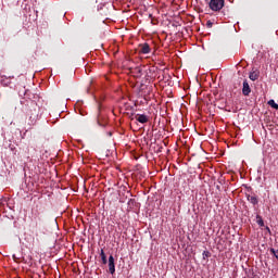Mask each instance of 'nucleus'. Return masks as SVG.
I'll return each instance as SVG.
<instances>
[{
  "instance_id": "9",
  "label": "nucleus",
  "mask_w": 278,
  "mask_h": 278,
  "mask_svg": "<svg viewBox=\"0 0 278 278\" xmlns=\"http://www.w3.org/2000/svg\"><path fill=\"white\" fill-rule=\"evenodd\" d=\"M248 201H250L252 205H257V203H260V200H257V197L255 195H248Z\"/></svg>"
},
{
  "instance_id": "7",
  "label": "nucleus",
  "mask_w": 278,
  "mask_h": 278,
  "mask_svg": "<svg viewBox=\"0 0 278 278\" xmlns=\"http://www.w3.org/2000/svg\"><path fill=\"white\" fill-rule=\"evenodd\" d=\"M131 73H132L134 77L140 78V77H142V67L137 66L131 70Z\"/></svg>"
},
{
  "instance_id": "11",
  "label": "nucleus",
  "mask_w": 278,
  "mask_h": 278,
  "mask_svg": "<svg viewBox=\"0 0 278 278\" xmlns=\"http://www.w3.org/2000/svg\"><path fill=\"white\" fill-rule=\"evenodd\" d=\"M256 223L260 227H264V219L262 218V216L256 215Z\"/></svg>"
},
{
  "instance_id": "14",
  "label": "nucleus",
  "mask_w": 278,
  "mask_h": 278,
  "mask_svg": "<svg viewBox=\"0 0 278 278\" xmlns=\"http://www.w3.org/2000/svg\"><path fill=\"white\" fill-rule=\"evenodd\" d=\"M97 123L100 127H105L106 123L105 122H101V116H98Z\"/></svg>"
},
{
  "instance_id": "17",
  "label": "nucleus",
  "mask_w": 278,
  "mask_h": 278,
  "mask_svg": "<svg viewBox=\"0 0 278 278\" xmlns=\"http://www.w3.org/2000/svg\"><path fill=\"white\" fill-rule=\"evenodd\" d=\"M213 25H214V23H212V21H207V22H206V27L212 28Z\"/></svg>"
},
{
  "instance_id": "19",
  "label": "nucleus",
  "mask_w": 278,
  "mask_h": 278,
  "mask_svg": "<svg viewBox=\"0 0 278 278\" xmlns=\"http://www.w3.org/2000/svg\"><path fill=\"white\" fill-rule=\"evenodd\" d=\"M109 136H112V132H109Z\"/></svg>"
},
{
  "instance_id": "12",
  "label": "nucleus",
  "mask_w": 278,
  "mask_h": 278,
  "mask_svg": "<svg viewBox=\"0 0 278 278\" xmlns=\"http://www.w3.org/2000/svg\"><path fill=\"white\" fill-rule=\"evenodd\" d=\"M1 84L2 86H10L12 81L10 80V78H2Z\"/></svg>"
},
{
  "instance_id": "13",
  "label": "nucleus",
  "mask_w": 278,
  "mask_h": 278,
  "mask_svg": "<svg viewBox=\"0 0 278 278\" xmlns=\"http://www.w3.org/2000/svg\"><path fill=\"white\" fill-rule=\"evenodd\" d=\"M268 105H270V108L274 110H278V104L275 102V100H269Z\"/></svg>"
},
{
  "instance_id": "10",
  "label": "nucleus",
  "mask_w": 278,
  "mask_h": 278,
  "mask_svg": "<svg viewBox=\"0 0 278 278\" xmlns=\"http://www.w3.org/2000/svg\"><path fill=\"white\" fill-rule=\"evenodd\" d=\"M100 257H101L102 264H108V256L105 255V252L103 250H101L100 252Z\"/></svg>"
},
{
  "instance_id": "16",
  "label": "nucleus",
  "mask_w": 278,
  "mask_h": 278,
  "mask_svg": "<svg viewBox=\"0 0 278 278\" xmlns=\"http://www.w3.org/2000/svg\"><path fill=\"white\" fill-rule=\"evenodd\" d=\"M202 255H203V260H207V257H210L211 253H210V251H204L202 253Z\"/></svg>"
},
{
  "instance_id": "6",
  "label": "nucleus",
  "mask_w": 278,
  "mask_h": 278,
  "mask_svg": "<svg viewBox=\"0 0 278 278\" xmlns=\"http://www.w3.org/2000/svg\"><path fill=\"white\" fill-rule=\"evenodd\" d=\"M135 121L141 123V125H144L146 123H149V116L146 114H137L135 115Z\"/></svg>"
},
{
  "instance_id": "1",
  "label": "nucleus",
  "mask_w": 278,
  "mask_h": 278,
  "mask_svg": "<svg viewBox=\"0 0 278 278\" xmlns=\"http://www.w3.org/2000/svg\"><path fill=\"white\" fill-rule=\"evenodd\" d=\"M18 96L23 97L21 100V104L23 106V113L26 116V123L29 127H34L36 123H38V115L40 114V106L36 101L31 100V92L25 87L18 90Z\"/></svg>"
},
{
  "instance_id": "18",
  "label": "nucleus",
  "mask_w": 278,
  "mask_h": 278,
  "mask_svg": "<svg viewBox=\"0 0 278 278\" xmlns=\"http://www.w3.org/2000/svg\"><path fill=\"white\" fill-rule=\"evenodd\" d=\"M13 260H18V257H16V254H13Z\"/></svg>"
},
{
  "instance_id": "5",
  "label": "nucleus",
  "mask_w": 278,
  "mask_h": 278,
  "mask_svg": "<svg viewBox=\"0 0 278 278\" xmlns=\"http://www.w3.org/2000/svg\"><path fill=\"white\" fill-rule=\"evenodd\" d=\"M242 94L249 97L251 94V86H249V80H243Z\"/></svg>"
},
{
  "instance_id": "15",
  "label": "nucleus",
  "mask_w": 278,
  "mask_h": 278,
  "mask_svg": "<svg viewBox=\"0 0 278 278\" xmlns=\"http://www.w3.org/2000/svg\"><path fill=\"white\" fill-rule=\"evenodd\" d=\"M270 253L274 255V257H276V260H278V250L271 248Z\"/></svg>"
},
{
  "instance_id": "8",
  "label": "nucleus",
  "mask_w": 278,
  "mask_h": 278,
  "mask_svg": "<svg viewBox=\"0 0 278 278\" xmlns=\"http://www.w3.org/2000/svg\"><path fill=\"white\" fill-rule=\"evenodd\" d=\"M249 79H251V81H257V79H260V72L257 71L251 72L249 74Z\"/></svg>"
},
{
  "instance_id": "2",
  "label": "nucleus",
  "mask_w": 278,
  "mask_h": 278,
  "mask_svg": "<svg viewBox=\"0 0 278 278\" xmlns=\"http://www.w3.org/2000/svg\"><path fill=\"white\" fill-rule=\"evenodd\" d=\"M208 8L213 12H220L225 8V0H211L208 2Z\"/></svg>"
},
{
  "instance_id": "4",
  "label": "nucleus",
  "mask_w": 278,
  "mask_h": 278,
  "mask_svg": "<svg viewBox=\"0 0 278 278\" xmlns=\"http://www.w3.org/2000/svg\"><path fill=\"white\" fill-rule=\"evenodd\" d=\"M109 273L111 275H114V273H116V265L114 264V256L113 255L109 256Z\"/></svg>"
},
{
  "instance_id": "3",
  "label": "nucleus",
  "mask_w": 278,
  "mask_h": 278,
  "mask_svg": "<svg viewBox=\"0 0 278 278\" xmlns=\"http://www.w3.org/2000/svg\"><path fill=\"white\" fill-rule=\"evenodd\" d=\"M139 53H142L143 55L151 53V46H149V43H147V42L140 43L139 45Z\"/></svg>"
}]
</instances>
